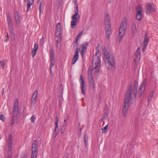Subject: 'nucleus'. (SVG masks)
<instances>
[{
    "label": "nucleus",
    "mask_w": 158,
    "mask_h": 158,
    "mask_svg": "<svg viewBox=\"0 0 158 158\" xmlns=\"http://www.w3.org/2000/svg\"><path fill=\"white\" fill-rule=\"evenodd\" d=\"M4 88H3L2 89V94L4 93Z\"/></svg>",
    "instance_id": "62"
},
{
    "label": "nucleus",
    "mask_w": 158,
    "mask_h": 158,
    "mask_svg": "<svg viewBox=\"0 0 158 158\" xmlns=\"http://www.w3.org/2000/svg\"><path fill=\"white\" fill-rule=\"evenodd\" d=\"M155 11V9L154 7L153 6V5L150 3H149L147 5L146 8V14H150Z\"/></svg>",
    "instance_id": "10"
},
{
    "label": "nucleus",
    "mask_w": 158,
    "mask_h": 158,
    "mask_svg": "<svg viewBox=\"0 0 158 158\" xmlns=\"http://www.w3.org/2000/svg\"><path fill=\"white\" fill-rule=\"evenodd\" d=\"M56 36L59 39L61 38V31H56Z\"/></svg>",
    "instance_id": "31"
},
{
    "label": "nucleus",
    "mask_w": 158,
    "mask_h": 158,
    "mask_svg": "<svg viewBox=\"0 0 158 158\" xmlns=\"http://www.w3.org/2000/svg\"><path fill=\"white\" fill-rule=\"evenodd\" d=\"M127 110L126 109H123V115L124 117H125L127 115Z\"/></svg>",
    "instance_id": "37"
},
{
    "label": "nucleus",
    "mask_w": 158,
    "mask_h": 158,
    "mask_svg": "<svg viewBox=\"0 0 158 158\" xmlns=\"http://www.w3.org/2000/svg\"><path fill=\"white\" fill-rule=\"evenodd\" d=\"M86 51H84L83 50H82L81 52V54L82 56L83 57L85 53L86 52Z\"/></svg>",
    "instance_id": "53"
},
{
    "label": "nucleus",
    "mask_w": 158,
    "mask_h": 158,
    "mask_svg": "<svg viewBox=\"0 0 158 158\" xmlns=\"http://www.w3.org/2000/svg\"><path fill=\"white\" fill-rule=\"evenodd\" d=\"M98 52L96 53L93 57L92 63L93 64H94L95 65L94 67V69L97 68L101 61L100 56H98Z\"/></svg>",
    "instance_id": "7"
},
{
    "label": "nucleus",
    "mask_w": 158,
    "mask_h": 158,
    "mask_svg": "<svg viewBox=\"0 0 158 158\" xmlns=\"http://www.w3.org/2000/svg\"><path fill=\"white\" fill-rule=\"evenodd\" d=\"M89 42H86L83 44H81L80 46V47L82 49V50L86 51Z\"/></svg>",
    "instance_id": "21"
},
{
    "label": "nucleus",
    "mask_w": 158,
    "mask_h": 158,
    "mask_svg": "<svg viewBox=\"0 0 158 158\" xmlns=\"http://www.w3.org/2000/svg\"><path fill=\"white\" fill-rule=\"evenodd\" d=\"M37 51L36 50H34L33 49L31 51V53L32 54V56L33 57H34V56L35 55L36 52H37Z\"/></svg>",
    "instance_id": "41"
},
{
    "label": "nucleus",
    "mask_w": 158,
    "mask_h": 158,
    "mask_svg": "<svg viewBox=\"0 0 158 158\" xmlns=\"http://www.w3.org/2000/svg\"><path fill=\"white\" fill-rule=\"evenodd\" d=\"M10 34L13 36H14L15 34L14 31V29H11L10 30Z\"/></svg>",
    "instance_id": "47"
},
{
    "label": "nucleus",
    "mask_w": 158,
    "mask_h": 158,
    "mask_svg": "<svg viewBox=\"0 0 158 158\" xmlns=\"http://www.w3.org/2000/svg\"><path fill=\"white\" fill-rule=\"evenodd\" d=\"M83 33V31H81L78 35L77 37L76 38V41L74 42V44H73V46L75 47L77 46L78 47V43H77V41L79 39L80 36ZM79 57V49L78 47H77L76 49V51L75 52L73 57L72 61V64H74L77 61V60L78 59Z\"/></svg>",
    "instance_id": "3"
},
{
    "label": "nucleus",
    "mask_w": 158,
    "mask_h": 158,
    "mask_svg": "<svg viewBox=\"0 0 158 158\" xmlns=\"http://www.w3.org/2000/svg\"><path fill=\"white\" fill-rule=\"evenodd\" d=\"M95 69L93 68L92 69V68L90 69V68L88 70V78L89 79H93V77L92 76V72L93 70Z\"/></svg>",
    "instance_id": "25"
},
{
    "label": "nucleus",
    "mask_w": 158,
    "mask_h": 158,
    "mask_svg": "<svg viewBox=\"0 0 158 158\" xmlns=\"http://www.w3.org/2000/svg\"><path fill=\"white\" fill-rule=\"evenodd\" d=\"M137 87L138 85L136 84H135L134 85L133 89H132L131 85H130L129 86L127 92L126 93V97L124 99L123 109H128L129 100H131L134 99L135 100L136 94L137 92Z\"/></svg>",
    "instance_id": "1"
},
{
    "label": "nucleus",
    "mask_w": 158,
    "mask_h": 158,
    "mask_svg": "<svg viewBox=\"0 0 158 158\" xmlns=\"http://www.w3.org/2000/svg\"><path fill=\"white\" fill-rule=\"evenodd\" d=\"M58 132H55L53 131V135L54 136V137H55L57 135Z\"/></svg>",
    "instance_id": "52"
},
{
    "label": "nucleus",
    "mask_w": 158,
    "mask_h": 158,
    "mask_svg": "<svg viewBox=\"0 0 158 158\" xmlns=\"http://www.w3.org/2000/svg\"><path fill=\"white\" fill-rule=\"evenodd\" d=\"M36 118L33 115H32L31 118H30V119L32 122V123H34L35 122L34 120Z\"/></svg>",
    "instance_id": "45"
},
{
    "label": "nucleus",
    "mask_w": 158,
    "mask_h": 158,
    "mask_svg": "<svg viewBox=\"0 0 158 158\" xmlns=\"http://www.w3.org/2000/svg\"><path fill=\"white\" fill-rule=\"evenodd\" d=\"M78 21L73 20L71 21V26L72 28H74V26H75L78 22Z\"/></svg>",
    "instance_id": "33"
},
{
    "label": "nucleus",
    "mask_w": 158,
    "mask_h": 158,
    "mask_svg": "<svg viewBox=\"0 0 158 158\" xmlns=\"http://www.w3.org/2000/svg\"><path fill=\"white\" fill-rule=\"evenodd\" d=\"M7 34L6 36V38H7V39L6 40V42L7 41V40L9 39V36H8V33L7 32Z\"/></svg>",
    "instance_id": "56"
},
{
    "label": "nucleus",
    "mask_w": 158,
    "mask_h": 158,
    "mask_svg": "<svg viewBox=\"0 0 158 158\" xmlns=\"http://www.w3.org/2000/svg\"><path fill=\"white\" fill-rule=\"evenodd\" d=\"M66 123H65L64 125H62L61 127V129L60 130V132L61 134H63L64 133V132L65 130V127H66Z\"/></svg>",
    "instance_id": "34"
},
{
    "label": "nucleus",
    "mask_w": 158,
    "mask_h": 158,
    "mask_svg": "<svg viewBox=\"0 0 158 158\" xmlns=\"http://www.w3.org/2000/svg\"><path fill=\"white\" fill-rule=\"evenodd\" d=\"M149 39L148 36L145 35L143 41V45L144 48H146L147 47L148 44L149 42Z\"/></svg>",
    "instance_id": "17"
},
{
    "label": "nucleus",
    "mask_w": 158,
    "mask_h": 158,
    "mask_svg": "<svg viewBox=\"0 0 158 158\" xmlns=\"http://www.w3.org/2000/svg\"><path fill=\"white\" fill-rule=\"evenodd\" d=\"M108 116V114H104L103 117H102L100 121H102L106 119Z\"/></svg>",
    "instance_id": "38"
},
{
    "label": "nucleus",
    "mask_w": 158,
    "mask_h": 158,
    "mask_svg": "<svg viewBox=\"0 0 158 158\" xmlns=\"http://www.w3.org/2000/svg\"><path fill=\"white\" fill-rule=\"evenodd\" d=\"M127 24V22L126 19L124 20L120 24V27L119 28V37L118 40L119 42H120L123 37L125 32V29L124 28V25Z\"/></svg>",
    "instance_id": "4"
},
{
    "label": "nucleus",
    "mask_w": 158,
    "mask_h": 158,
    "mask_svg": "<svg viewBox=\"0 0 158 158\" xmlns=\"http://www.w3.org/2000/svg\"><path fill=\"white\" fill-rule=\"evenodd\" d=\"M15 121V118H13L12 117V118H11V124L12 125H13L14 124V123Z\"/></svg>",
    "instance_id": "51"
},
{
    "label": "nucleus",
    "mask_w": 158,
    "mask_h": 158,
    "mask_svg": "<svg viewBox=\"0 0 158 158\" xmlns=\"http://www.w3.org/2000/svg\"><path fill=\"white\" fill-rule=\"evenodd\" d=\"M13 13L16 23L17 26H19L20 23V19L21 18L20 14L17 10H15L14 12Z\"/></svg>",
    "instance_id": "9"
},
{
    "label": "nucleus",
    "mask_w": 158,
    "mask_h": 158,
    "mask_svg": "<svg viewBox=\"0 0 158 158\" xmlns=\"http://www.w3.org/2000/svg\"><path fill=\"white\" fill-rule=\"evenodd\" d=\"M100 47V44H99L98 43V45H97V47H96V50H98V52H99V48Z\"/></svg>",
    "instance_id": "55"
},
{
    "label": "nucleus",
    "mask_w": 158,
    "mask_h": 158,
    "mask_svg": "<svg viewBox=\"0 0 158 158\" xmlns=\"http://www.w3.org/2000/svg\"><path fill=\"white\" fill-rule=\"evenodd\" d=\"M88 79L89 82V85L90 87L92 89H94L95 88V83L93 79V78L91 79Z\"/></svg>",
    "instance_id": "22"
},
{
    "label": "nucleus",
    "mask_w": 158,
    "mask_h": 158,
    "mask_svg": "<svg viewBox=\"0 0 158 158\" xmlns=\"http://www.w3.org/2000/svg\"><path fill=\"white\" fill-rule=\"evenodd\" d=\"M7 21L8 24L12 23V19L10 17V15L8 14L7 16Z\"/></svg>",
    "instance_id": "27"
},
{
    "label": "nucleus",
    "mask_w": 158,
    "mask_h": 158,
    "mask_svg": "<svg viewBox=\"0 0 158 158\" xmlns=\"http://www.w3.org/2000/svg\"><path fill=\"white\" fill-rule=\"evenodd\" d=\"M111 25H105V29L106 36L108 39L110 38V35L111 33Z\"/></svg>",
    "instance_id": "13"
},
{
    "label": "nucleus",
    "mask_w": 158,
    "mask_h": 158,
    "mask_svg": "<svg viewBox=\"0 0 158 158\" xmlns=\"http://www.w3.org/2000/svg\"><path fill=\"white\" fill-rule=\"evenodd\" d=\"M21 158H28V155L27 154H25L21 157Z\"/></svg>",
    "instance_id": "54"
},
{
    "label": "nucleus",
    "mask_w": 158,
    "mask_h": 158,
    "mask_svg": "<svg viewBox=\"0 0 158 158\" xmlns=\"http://www.w3.org/2000/svg\"><path fill=\"white\" fill-rule=\"evenodd\" d=\"M40 1H41V0H37V3H39L40 2Z\"/></svg>",
    "instance_id": "61"
},
{
    "label": "nucleus",
    "mask_w": 158,
    "mask_h": 158,
    "mask_svg": "<svg viewBox=\"0 0 158 158\" xmlns=\"http://www.w3.org/2000/svg\"><path fill=\"white\" fill-rule=\"evenodd\" d=\"M32 4L29 3H27V12L31 10V6L32 5Z\"/></svg>",
    "instance_id": "39"
},
{
    "label": "nucleus",
    "mask_w": 158,
    "mask_h": 158,
    "mask_svg": "<svg viewBox=\"0 0 158 158\" xmlns=\"http://www.w3.org/2000/svg\"><path fill=\"white\" fill-rule=\"evenodd\" d=\"M9 29L10 30L14 29L13 26L12 24H8Z\"/></svg>",
    "instance_id": "48"
},
{
    "label": "nucleus",
    "mask_w": 158,
    "mask_h": 158,
    "mask_svg": "<svg viewBox=\"0 0 158 158\" xmlns=\"http://www.w3.org/2000/svg\"><path fill=\"white\" fill-rule=\"evenodd\" d=\"M44 1V0H42L39 2L40 4L39 6V10L40 13L41 12V10L44 8L45 3Z\"/></svg>",
    "instance_id": "24"
},
{
    "label": "nucleus",
    "mask_w": 158,
    "mask_h": 158,
    "mask_svg": "<svg viewBox=\"0 0 158 158\" xmlns=\"http://www.w3.org/2000/svg\"><path fill=\"white\" fill-rule=\"evenodd\" d=\"M37 154L31 153V158H36Z\"/></svg>",
    "instance_id": "46"
},
{
    "label": "nucleus",
    "mask_w": 158,
    "mask_h": 158,
    "mask_svg": "<svg viewBox=\"0 0 158 158\" xmlns=\"http://www.w3.org/2000/svg\"><path fill=\"white\" fill-rule=\"evenodd\" d=\"M108 127V125H107L106 126L104 127H105L106 129H107V128Z\"/></svg>",
    "instance_id": "59"
},
{
    "label": "nucleus",
    "mask_w": 158,
    "mask_h": 158,
    "mask_svg": "<svg viewBox=\"0 0 158 158\" xmlns=\"http://www.w3.org/2000/svg\"><path fill=\"white\" fill-rule=\"evenodd\" d=\"M55 59H50V71L52 72V68L54 66V64Z\"/></svg>",
    "instance_id": "29"
},
{
    "label": "nucleus",
    "mask_w": 158,
    "mask_h": 158,
    "mask_svg": "<svg viewBox=\"0 0 158 158\" xmlns=\"http://www.w3.org/2000/svg\"><path fill=\"white\" fill-rule=\"evenodd\" d=\"M34 0H28L27 3L33 4L34 2Z\"/></svg>",
    "instance_id": "50"
},
{
    "label": "nucleus",
    "mask_w": 158,
    "mask_h": 158,
    "mask_svg": "<svg viewBox=\"0 0 158 158\" xmlns=\"http://www.w3.org/2000/svg\"><path fill=\"white\" fill-rule=\"evenodd\" d=\"M0 119L2 121V122H4L5 120V118L3 114H2L0 116Z\"/></svg>",
    "instance_id": "44"
},
{
    "label": "nucleus",
    "mask_w": 158,
    "mask_h": 158,
    "mask_svg": "<svg viewBox=\"0 0 158 158\" xmlns=\"http://www.w3.org/2000/svg\"><path fill=\"white\" fill-rule=\"evenodd\" d=\"M67 121V120L66 119H64V122L65 123V124L66 123V122Z\"/></svg>",
    "instance_id": "63"
},
{
    "label": "nucleus",
    "mask_w": 158,
    "mask_h": 158,
    "mask_svg": "<svg viewBox=\"0 0 158 158\" xmlns=\"http://www.w3.org/2000/svg\"><path fill=\"white\" fill-rule=\"evenodd\" d=\"M19 108V102L18 99L17 98L15 99V102L13 106V118H16L17 115L20 112V110Z\"/></svg>",
    "instance_id": "5"
},
{
    "label": "nucleus",
    "mask_w": 158,
    "mask_h": 158,
    "mask_svg": "<svg viewBox=\"0 0 158 158\" xmlns=\"http://www.w3.org/2000/svg\"><path fill=\"white\" fill-rule=\"evenodd\" d=\"M73 2L74 4V5L75 7V14L79 15L78 14V5L77 3V2H75V0H73Z\"/></svg>",
    "instance_id": "28"
},
{
    "label": "nucleus",
    "mask_w": 158,
    "mask_h": 158,
    "mask_svg": "<svg viewBox=\"0 0 158 158\" xmlns=\"http://www.w3.org/2000/svg\"><path fill=\"white\" fill-rule=\"evenodd\" d=\"M154 95L153 92L152 91L150 94V95H149V96H148V100L149 101L150 99H151L152 98H153Z\"/></svg>",
    "instance_id": "40"
},
{
    "label": "nucleus",
    "mask_w": 158,
    "mask_h": 158,
    "mask_svg": "<svg viewBox=\"0 0 158 158\" xmlns=\"http://www.w3.org/2000/svg\"><path fill=\"white\" fill-rule=\"evenodd\" d=\"M102 132L104 133H106L107 132V129H106L105 127H104V128H102Z\"/></svg>",
    "instance_id": "49"
},
{
    "label": "nucleus",
    "mask_w": 158,
    "mask_h": 158,
    "mask_svg": "<svg viewBox=\"0 0 158 158\" xmlns=\"http://www.w3.org/2000/svg\"><path fill=\"white\" fill-rule=\"evenodd\" d=\"M61 40L60 39V40H56V41L58 42V43L60 42Z\"/></svg>",
    "instance_id": "57"
},
{
    "label": "nucleus",
    "mask_w": 158,
    "mask_h": 158,
    "mask_svg": "<svg viewBox=\"0 0 158 158\" xmlns=\"http://www.w3.org/2000/svg\"><path fill=\"white\" fill-rule=\"evenodd\" d=\"M108 1L110 3L113 1V0H108Z\"/></svg>",
    "instance_id": "60"
},
{
    "label": "nucleus",
    "mask_w": 158,
    "mask_h": 158,
    "mask_svg": "<svg viewBox=\"0 0 158 158\" xmlns=\"http://www.w3.org/2000/svg\"><path fill=\"white\" fill-rule=\"evenodd\" d=\"M80 82L81 83L80 88L82 94L84 95H86V88L85 85L84 80L83 79L82 75L80 76Z\"/></svg>",
    "instance_id": "8"
},
{
    "label": "nucleus",
    "mask_w": 158,
    "mask_h": 158,
    "mask_svg": "<svg viewBox=\"0 0 158 158\" xmlns=\"http://www.w3.org/2000/svg\"><path fill=\"white\" fill-rule=\"evenodd\" d=\"M140 48H138L136 50V52L135 53V56L134 58V61H138L140 59Z\"/></svg>",
    "instance_id": "15"
},
{
    "label": "nucleus",
    "mask_w": 158,
    "mask_h": 158,
    "mask_svg": "<svg viewBox=\"0 0 158 158\" xmlns=\"http://www.w3.org/2000/svg\"><path fill=\"white\" fill-rule=\"evenodd\" d=\"M147 80L144 79L141 84L138 92L139 97H141L145 89Z\"/></svg>",
    "instance_id": "6"
},
{
    "label": "nucleus",
    "mask_w": 158,
    "mask_h": 158,
    "mask_svg": "<svg viewBox=\"0 0 158 158\" xmlns=\"http://www.w3.org/2000/svg\"><path fill=\"white\" fill-rule=\"evenodd\" d=\"M103 51L106 66L108 69H110L113 67H114L115 62L113 54L108 52L105 48L103 49Z\"/></svg>",
    "instance_id": "2"
},
{
    "label": "nucleus",
    "mask_w": 158,
    "mask_h": 158,
    "mask_svg": "<svg viewBox=\"0 0 158 158\" xmlns=\"http://www.w3.org/2000/svg\"><path fill=\"white\" fill-rule=\"evenodd\" d=\"M6 158H11V157L10 156H8Z\"/></svg>",
    "instance_id": "64"
},
{
    "label": "nucleus",
    "mask_w": 158,
    "mask_h": 158,
    "mask_svg": "<svg viewBox=\"0 0 158 158\" xmlns=\"http://www.w3.org/2000/svg\"><path fill=\"white\" fill-rule=\"evenodd\" d=\"M0 62L1 63V66L2 68L3 69L5 65V62L4 60H1L0 61Z\"/></svg>",
    "instance_id": "36"
},
{
    "label": "nucleus",
    "mask_w": 158,
    "mask_h": 158,
    "mask_svg": "<svg viewBox=\"0 0 158 158\" xmlns=\"http://www.w3.org/2000/svg\"><path fill=\"white\" fill-rule=\"evenodd\" d=\"M131 32L132 35L134 36L137 33L136 25L135 23H132L131 25Z\"/></svg>",
    "instance_id": "16"
},
{
    "label": "nucleus",
    "mask_w": 158,
    "mask_h": 158,
    "mask_svg": "<svg viewBox=\"0 0 158 158\" xmlns=\"http://www.w3.org/2000/svg\"><path fill=\"white\" fill-rule=\"evenodd\" d=\"M109 15L108 14L105 17V25H111L110 23V18L108 17Z\"/></svg>",
    "instance_id": "23"
},
{
    "label": "nucleus",
    "mask_w": 158,
    "mask_h": 158,
    "mask_svg": "<svg viewBox=\"0 0 158 158\" xmlns=\"http://www.w3.org/2000/svg\"><path fill=\"white\" fill-rule=\"evenodd\" d=\"M84 139L85 146V148H86L87 146V143L88 139V135L86 133L85 134Z\"/></svg>",
    "instance_id": "26"
},
{
    "label": "nucleus",
    "mask_w": 158,
    "mask_h": 158,
    "mask_svg": "<svg viewBox=\"0 0 158 158\" xmlns=\"http://www.w3.org/2000/svg\"><path fill=\"white\" fill-rule=\"evenodd\" d=\"M142 10L141 7L140 5H138L137 7V13L136 17L137 19L139 21H140L142 18Z\"/></svg>",
    "instance_id": "11"
},
{
    "label": "nucleus",
    "mask_w": 158,
    "mask_h": 158,
    "mask_svg": "<svg viewBox=\"0 0 158 158\" xmlns=\"http://www.w3.org/2000/svg\"><path fill=\"white\" fill-rule=\"evenodd\" d=\"M89 42H86L83 44H81L80 46V47L82 49V50L86 51Z\"/></svg>",
    "instance_id": "20"
},
{
    "label": "nucleus",
    "mask_w": 158,
    "mask_h": 158,
    "mask_svg": "<svg viewBox=\"0 0 158 158\" xmlns=\"http://www.w3.org/2000/svg\"><path fill=\"white\" fill-rule=\"evenodd\" d=\"M38 146V143H37L36 140H35L33 143L32 145V153L37 154L38 151L37 150V148Z\"/></svg>",
    "instance_id": "14"
},
{
    "label": "nucleus",
    "mask_w": 158,
    "mask_h": 158,
    "mask_svg": "<svg viewBox=\"0 0 158 158\" xmlns=\"http://www.w3.org/2000/svg\"><path fill=\"white\" fill-rule=\"evenodd\" d=\"M81 128H80V136L81 135Z\"/></svg>",
    "instance_id": "58"
},
{
    "label": "nucleus",
    "mask_w": 158,
    "mask_h": 158,
    "mask_svg": "<svg viewBox=\"0 0 158 158\" xmlns=\"http://www.w3.org/2000/svg\"><path fill=\"white\" fill-rule=\"evenodd\" d=\"M38 92L37 90L35 91L33 94L31 99V105H34L37 101V98L38 96Z\"/></svg>",
    "instance_id": "12"
},
{
    "label": "nucleus",
    "mask_w": 158,
    "mask_h": 158,
    "mask_svg": "<svg viewBox=\"0 0 158 158\" xmlns=\"http://www.w3.org/2000/svg\"><path fill=\"white\" fill-rule=\"evenodd\" d=\"M50 59H55L54 58V52L53 49L50 50Z\"/></svg>",
    "instance_id": "32"
},
{
    "label": "nucleus",
    "mask_w": 158,
    "mask_h": 158,
    "mask_svg": "<svg viewBox=\"0 0 158 158\" xmlns=\"http://www.w3.org/2000/svg\"><path fill=\"white\" fill-rule=\"evenodd\" d=\"M56 31H61V26L60 23H59L57 24L56 29Z\"/></svg>",
    "instance_id": "35"
},
{
    "label": "nucleus",
    "mask_w": 158,
    "mask_h": 158,
    "mask_svg": "<svg viewBox=\"0 0 158 158\" xmlns=\"http://www.w3.org/2000/svg\"><path fill=\"white\" fill-rule=\"evenodd\" d=\"M80 18V16L79 15L74 14L72 17V19L74 20L78 21Z\"/></svg>",
    "instance_id": "30"
},
{
    "label": "nucleus",
    "mask_w": 158,
    "mask_h": 158,
    "mask_svg": "<svg viewBox=\"0 0 158 158\" xmlns=\"http://www.w3.org/2000/svg\"><path fill=\"white\" fill-rule=\"evenodd\" d=\"M58 118L57 117L55 118V126L54 130L53 131L55 132H58L59 128L58 127Z\"/></svg>",
    "instance_id": "19"
},
{
    "label": "nucleus",
    "mask_w": 158,
    "mask_h": 158,
    "mask_svg": "<svg viewBox=\"0 0 158 158\" xmlns=\"http://www.w3.org/2000/svg\"><path fill=\"white\" fill-rule=\"evenodd\" d=\"M38 47H39L38 44L36 43H35L34 44V47L32 49L34 50H36V51H37L38 48Z\"/></svg>",
    "instance_id": "42"
},
{
    "label": "nucleus",
    "mask_w": 158,
    "mask_h": 158,
    "mask_svg": "<svg viewBox=\"0 0 158 158\" xmlns=\"http://www.w3.org/2000/svg\"><path fill=\"white\" fill-rule=\"evenodd\" d=\"M44 37L42 36L40 40V43L41 45H43L44 43Z\"/></svg>",
    "instance_id": "43"
},
{
    "label": "nucleus",
    "mask_w": 158,
    "mask_h": 158,
    "mask_svg": "<svg viewBox=\"0 0 158 158\" xmlns=\"http://www.w3.org/2000/svg\"><path fill=\"white\" fill-rule=\"evenodd\" d=\"M8 140V147L9 148L11 149L12 144V137L11 135L10 134L9 135Z\"/></svg>",
    "instance_id": "18"
}]
</instances>
